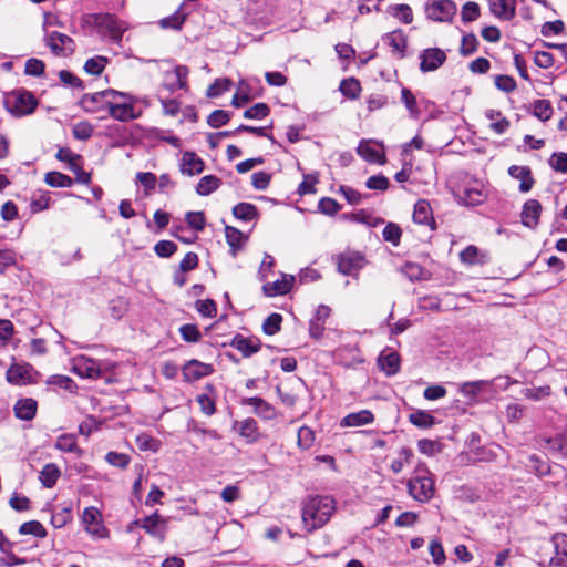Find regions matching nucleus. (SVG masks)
Returning a JSON list of instances; mask_svg holds the SVG:
<instances>
[{"label": "nucleus", "instance_id": "39", "mask_svg": "<svg viewBox=\"0 0 567 567\" xmlns=\"http://www.w3.org/2000/svg\"><path fill=\"white\" fill-rule=\"evenodd\" d=\"M340 91L349 99H357L361 92L360 82L354 78L344 79L340 83Z\"/></svg>", "mask_w": 567, "mask_h": 567}, {"label": "nucleus", "instance_id": "34", "mask_svg": "<svg viewBox=\"0 0 567 567\" xmlns=\"http://www.w3.org/2000/svg\"><path fill=\"white\" fill-rule=\"evenodd\" d=\"M384 43L391 47L392 52L403 55L406 48V38L401 31H393L383 38Z\"/></svg>", "mask_w": 567, "mask_h": 567}, {"label": "nucleus", "instance_id": "6", "mask_svg": "<svg viewBox=\"0 0 567 567\" xmlns=\"http://www.w3.org/2000/svg\"><path fill=\"white\" fill-rule=\"evenodd\" d=\"M44 43L50 48L51 52L58 56H69L75 51L74 40L58 31L47 33Z\"/></svg>", "mask_w": 567, "mask_h": 567}, {"label": "nucleus", "instance_id": "50", "mask_svg": "<svg viewBox=\"0 0 567 567\" xmlns=\"http://www.w3.org/2000/svg\"><path fill=\"white\" fill-rule=\"evenodd\" d=\"M270 112L266 103H257L244 112V117L249 120H261L268 116Z\"/></svg>", "mask_w": 567, "mask_h": 567}, {"label": "nucleus", "instance_id": "35", "mask_svg": "<svg viewBox=\"0 0 567 567\" xmlns=\"http://www.w3.org/2000/svg\"><path fill=\"white\" fill-rule=\"evenodd\" d=\"M233 214L237 219L251 221L258 216V209L249 203H239L233 208Z\"/></svg>", "mask_w": 567, "mask_h": 567}, {"label": "nucleus", "instance_id": "64", "mask_svg": "<svg viewBox=\"0 0 567 567\" xmlns=\"http://www.w3.org/2000/svg\"><path fill=\"white\" fill-rule=\"evenodd\" d=\"M318 209L320 213H322L324 215L332 216L340 210V205L334 199H332L330 197H324V198L320 199Z\"/></svg>", "mask_w": 567, "mask_h": 567}, {"label": "nucleus", "instance_id": "8", "mask_svg": "<svg viewBox=\"0 0 567 567\" xmlns=\"http://www.w3.org/2000/svg\"><path fill=\"white\" fill-rule=\"evenodd\" d=\"M95 23L99 28L105 30L111 40L116 43L122 41L124 32L128 29V24L125 21L118 20L112 14L97 16Z\"/></svg>", "mask_w": 567, "mask_h": 567}, {"label": "nucleus", "instance_id": "14", "mask_svg": "<svg viewBox=\"0 0 567 567\" xmlns=\"http://www.w3.org/2000/svg\"><path fill=\"white\" fill-rule=\"evenodd\" d=\"M182 372L185 381L195 382L204 377L210 375L214 372V368L209 363L192 359L184 364Z\"/></svg>", "mask_w": 567, "mask_h": 567}, {"label": "nucleus", "instance_id": "9", "mask_svg": "<svg viewBox=\"0 0 567 567\" xmlns=\"http://www.w3.org/2000/svg\"><path fill=\"white\" fill-rule=\"evenodd\" d=\"M456 6L452 0H436L429 3L425 8L427 18L446 22L450 21L456 13Z\"/></svg>", "mask_w": 567, "mask_h": 567}, {"label": "nucleus", "instance_id": "44", "mask_svg": "<svg viewBox=\"0 0 567 567\" xmlns=\"http://www.w3.org/2000/svg\"><path fill=\"white\" fill-rule=\"evenodd\" d=\"M19 533L21 535H33V536L40 537V538H43L47 535L45 528L38 520H30V522L23 523L19 528Z\"/></svg>", "mask_w": 567, "mask_h": 567}, {"label": "nucleus", "instance_id": "30", "mask_svg": "<svg viewBox=\"0 0 567 567\" xmlns=\"http://www.w3.org/2000/svg\"><path fill=\"white\" fill-rule=\"evenodd\" d=\"M485 116L491 121L489 127L496 134H504L509 127V121L499 111L487 110Z\"/></svg>", "mask_w": 567, "mask_h": 567}, {"label": "nucleus", "instance_id": "13", "mask_svg": "<svg viewBox=\"0 0 567 567\" xmlns=\"http://www.w3.org/2000/svg\"><path fill=\"white\" fill-rule=\"evenodd\" d=\"M420 70L423 73L437 70L446 60V54L439 48L425 49L420 54Z\"/></svg>", "mask_w": 567, "mask_h": 567}, {"label": "nucleus", "instance_id": "54", "mask_svg": "<svg viewBox=\"0 0 567 567\" xmlns=\"http://www.w3.org/2000/svg\"><path fill=\"white\" fill-rule=\"evenodd\" d=\"M93 131L94 128L89 122H79L72 128L73 136L80 141L89 140Z\"/></svg>", "mask_w": 567, "mask_h": 567}, {"label": "nucleus", "instance_id": "28", "mask_svg": "<svg viewBox=\"0 0 567 567\" xmlns=\"http://www.w3.org/2000/svg\"><path fill=\"white\" fill-rule=\"evenodd\" d=\"M235 427L237 429L239 435L246 439L248 443H254L259 439L257 422L251 417L236 422Z\"/></svg>", "mask_w": 567, "mask_h": 567}, {"label": "nucleus", "instance_id": "51", "mask_svg": "<svg viewBox=\"0 0 567 567\" xmlns=\"http://www.w3.org/2000/svg\"><path fill=\"white\" fill-rule=\"evenodd\" d=\"M177 250V245L171 240H159L154 246L155 254L161 258H168Z\"/></svg>", "mask_w": 567, "mask_h": 567}, {"label": "nucleus", "instance_id": "60", "mask_svg": "<svg viewBox=\"0 0 567 567\" xmlns=\"http://www.w3.org/2000/svg\"><path fill=\"white\" fill-rule=\"evenodd\" d=\"M401 99L410 114L414 117L417 116L419 110L416 105V99L413 93L409 89L403 87L401 91Z\"/></svg>", "mask_w": 567, "mask_h": 567}, {"label": "nucleus", "instance_id": "63", "mask_svg": "<svg viewBox=\"0 0 567 567\" xmlns=\"http://www.w3.org/2000/svg\"><path fill=\"white\" fill-rule=\"evenodd\" d=\"M44 68L43 61L31 58L25 62L24 72L28 75L40 76L44 73Z\"/></svg>", "mask_w": 567, "mask_h": 567}, {"label": "nucleus", "instance_id": "38", "mask_svg": "<svg viewBox=\"0 0 567 567\" xmlns=\"http://www.w3.org/2000/svg\"><path fill=\"white\" fill-rule=\"evenodd\" d=\"M409 421L422 429H429L434 424V416L426 411L417 410L409 415Z\"/></svg>", "mask_w": 567, "mask_h": 567}, {"label": "nucleus", "instance_id": "57", "mask_svg": "<svg viewBox=\"0 0 567 567\" xmlns=\"http://www.w3.org/2000/svg\"><path fill=\"white\" fill-rule=\"evenodd\" d=\"M185 19L186 16L178 10L174 14L162 19L159 24L162 28H172L175 30H179Z\"/></svg>", "mask_w": 567, "mask_h": 567}, {"label": "nucleus", "instance_id": "31", "mask_svg": "<svg viewBox=\"0 0 567 567\" xmlns=\"http://www.w3.org/2000/svg\"><path fill=\"white\" fill-rule=\"evenodd\" d=\"M358 154L365 161L377 164H384L385 156L368 142H361L358 146Z\"/></svg>", "mask_w": 567, "mask_h": 567}, {"label": "nucleus", "instance_id": "41", "mask_svg": "<svg viewBox=\"0 0 567 567\" xmlns=\"http://www.w3.org/2000/svg\"><path fill=\"white\" fill-rule=\"evenodd\" d=\"M487 385H489V382L485 380L464 382L460 388V392L464 396L472 399L475 398Z\"/></svg>", "mask_w": 567, "mask_h": 567}, {"label": "nucleus", "instance_id": "4", "mask_svg": "<svg viewBox=\"0 0 567 567\" xmlns=\"http://www.w3.org/2000/svg\"><path fill=\"white\" fill-rule=\"evenodd\" d=\"M118 94L121 96H116L111 100L107 109L109 116L120 122H128L138 118L141 112H136L134 106L136 97L120 91Z\"/></svg>", "mask_w": 567, "mask_h": 567}, {"label": "nucleus", "instance_id": "7", "mask_svg": "<svg viewBox=\"0 0 567 567\" xmlns=\"http://www.w3.org/2000/svg\"><path fill=\"white\" fill-rule=\"evenodd\" d=\"M458 202L466 206H476L482 203L487 197V192L483 185V183L478 181H474L464 187L460 188L455 194Z\"/></svg>", "mask_w": 567, "mask_h": 567}, {"label": "nucleus", "instance_id": "25", "mask_svg": "<svg viewBox=\"0 0 567 567\" xmlns=\"http://www.w3.org/2000/svg\"><path fill=\"white\" fill-rule=\"evenodd\" d=\"M231 347L241 352L244 357H250L260 350L261 343L257 338H246L237 334L231 341Z\"/></svg>", "mask_w": 567, "mask_h": 567}, {"label": "nucleus", "instance_id": "52", "mask_svg": "<svg viewBox=\"0 0 567 567\" xmlns=\"http://www.w3.org/2000/svg\"><path fill=\"white\" fill-rule=\"evenodd\" d=\"M195 307L204 317L214 318L217 315L216 303L212 299L197 300Z\"/></svg>", "mask_w": 567, "mask_h": 567}, {"label": "nucleus", "instance_id": "62", "mask_svg": "<svg viewBox=\"0 0 567 567\" xmlns=\"http://www.w3.org/2000/svg\"><path fill=\"white\" fill-rule=\"evenodd\" d=\"M105 460L109 464L120 468H125L130 463V456L127 454L117 452H109Z\"/></svg>", "mask_w": 567, "mask_h": 567}, {"label": "nucleus", "instance_id": "55", "mask_svg": "<svg viewBox=\"0 0 567 567\" xmlns=\"http://www.w3.org/2000/svg\"><path fill=\"white\" fill-rule=\"evenodd\" d=\"M229 120H230V115L228 112H226L224 110H216L210 113V115L207 118V123L209 126H212L214 128H218V127L227 124Z\"/></svg>", "mask_w": 567, "mask_h": 567}, {"label": "nucleus", "instance_id": "26", "mask_svg": "<svg viewBox=\"0 0 567 567\" xmlns=\"http://www.w3.org/2000/svg\"><path fill=\"white\" fill-rule=\"evenodd\" d=\"M38 403L34 399H20L13 406L14 415L23 421H30L35 416Z\"/></svg>", "mask_w": 567, "mask_h": 567}, {"label": "nucleus", "instance_id": "24", "mask_svg": "<svg viewBox=\"0 0 567 567\" xmlns=\"http://www.w3.org/2000/svg\"><path fill=\"white\" fill-rule=\"evenodd\" d=\"M508 174L513 178L520 181L519 190L522 193H527L533 188L535 181L528 166L513 165L508 168Z\"/></svg>", "mask_w": 567, "mask_h": 567}, {"label": "nucleus", "instance_id": "43", "mask_svg": "<svg viewBox=\"0 0 567 567\" xmlns=\"http://www.w3.org/2000/svg\"><path fill=\"white\" fill-rule=\"evenodd\" d=\"M315 432L309 426H301L297 434V444L302 450H309L315 443Z\"/></svg>", "mask_w": 567, "mask_h": 567}, {"label": "nucleus", "instance_id": "12", "mask_svg": "<svg viewBox=\"0 0 567 567\" xmlns=\"http://www.w3.org/2000/svg\"><path fill=\"white\" fill-rule=\"evenodd\" d=\"M134 524L145 529V532L159 540H163L167 530V519L159 516L157 512L145 517L141 523L135 520Z\"/></svg>", "mask_w": 567, "mask_h": 567}, {"label": "nucleus", "instance_id": "10", "mask_svg": "<svg viewBox=\"0 0 567 567\" xmlns=\"http://www.w3.org/2000/svg\"><path fill=\"white\" fill-rule=\"evenodd\" d=\"M85 530L95 538L107 537V530L102 524L101 513L96 507H86L82 514Z\"/></svg>", "mask_w": 567, "mask_h": 567}, {"label": "nucleus", "instance_id": "3", "mask_svg": "<svg viewBox=\"0 0 567 567\" xmlns=\"http://www.w3.org/2000/svg\"><path fill=\"white\" fill-rule=\"evenodd\" d=\"M4 109L16 117H22L32 114L37 106L35 96L23 89L6 93L3 96Z\"/></svg>", "mask_w": 567, "mask_h": 567}, {"label": "nucleus", "instance_id": "42", "mask_svg": "<svg viewBox=\"0 0 567 567\" xmlns=\"http://www.w3.org/2000/svg\"><path fill=\"white\" fill-rule=\"evenodd\" d=\"M413 452L410 447H402L399 451V457L393 460L391 463V470L393 473L399 474L403 467L411 463Z\"/></svg>", "mask_w": 567, "mask_h": 567}, {"label": "nucleus", "instance_id": "37", "mask_svg": "<svg viewBox=\"0 0 567 567\" xmlns=\"http://www.w3.org/2000/svg\"><path fill=\"white\" fill-rule=\"evenodd\" d=\"M44 181L51 187H71L73 185V179L60 172L47 173Z\"/></svg>", "mask_w": 567, "mask_h": 567}, {"label": "nucleus", "instance_id": "15", "mask_svg": "<svg viewBox=\"0 0 567 567\" xmlns=\"http://www.w3.org/2000/svg\"><path fill=\"white\" fill-rule=\"evenodd\" d=\"M33 368L29 363H13L7 370L6 379L14 385H25L32 382Z\"/></svg>", "mask_w": 567, "mask_h": 567}, {"label": "nucleus", "instance_id": "53", "mask_svg": "<svg viewBox=\"0 0 567 567\" xmlns=\"http://www.w3.org/2000/svg\"><path fill=\"white\" fill-rule=\"evenodd\" d=\"M401 234H402L401 228L393 223H389L384 227L383 233H382L383 239L385 241L391 243L394 246H398L400 244Z\"/></svg>", "mask_w": 567, "mask_h": 567}, {"label": "nucleus", "instance_id": "29", "mask_svg": "<svg viewBox=\"0 0 567 567\" xmlns=\"http://www.w3.org/2000/svg\"><path fill=\"white\" fill-rule=\"evenodd\" d=\"M378 361L380 369L388 375L395 374L400 369V355L395 351L382 352Z\"/></svg>", "mask_w": 567, "mask_h": 567}, {"label": "nucleus", "instance_id": "56", "mask_svg": "<svg viewBox=\"0 0 567 567\" xmlns=\"http://www.w3.org/2000/svg\"><path fill=\"white\" fill-rule=\"evenodd\" d=\"M185 220L189 227L195 230H203L205 228L206 219L203 212H188L185 216Z\"/></svg>", "mask_w": 567, "mask_h": 567}, {"label": "nucleus", "instance_id": "33", "mask_svg": "<svg viewBox=\"0 0 567 567\" xmlns=\"http://www.w3.org/2000/svg\"><path fill=\"white\" fill-rule=\"evenodd\" d=\"M60 475L59 467L54 463H49L40 472L39 480L44 487L51 488L55 485Z\"/></svg>", "mask_w": 567, "mask_h": 567}, {"label": "nucleus", "instance_id": "40", "mask_svg": "<svg viewBox=\"0 0 567 567\" xmlns=\"http://www.w3.org/2000/svg\"><path fill=\"white\" fill-rule=\"evenodd\" d=\"M109 59L102 55H96L94 58H90L86 60L84 64V70L86 73L92 75H100L105 69Z\"/></svg>", "mask_w": 567, "mask_h": 567}, {"label": "nucleus", "instance_id": "61", "mask_svg": "<svg viewBox=\"0 0 567 567\" xmlns=\"http://www.w3.org/2000/svg\"><path fill=\"white\" fill-rule=\"evenodd\" d=\"M550 167L560 173H567V153H554L549 158Z\"/></svg>", "mask_w": 567, "mask_h": 567}, {"label": "nucleus", "instance_id": "46", "mask_svg": "<svg viewBox=\"0 0 567 567\" xmlns=\"http://www.w3.org/2000/svg\"><path fill=\"white\" fill-rule=\"evenodd\" d=\"M527 466L532 472L539 476H544L550 473L549 464L535 454L528 457Z\"/></svg>", "mask_w": 567, "mask_h": 567}, {"label": "nucleus", "instance_id": "17", "mask_svg": "<svg viewBox=\"0 0 567 567\" xmlns=\"http://www.w3.org/2000/svg\"><path fill=\"white\" fill-rule=\"evenodd\" d=\"M551 543L555 556L550 559V567H567V535L557 533L553 535Z\"/></svg>", "mask_w": 567, "mask_h": 567}, {"label": "nucleus", "instance_id": "18", "mask_svg": "<svg viewBox=\"0 0 567 567\" xmlns=\"http://www.w3.org/2000/svg\"><path fill=\"white\" fill-rule=\"evenodd\" d=\"M491 12L498 19L511 21L516 14V0H489Z\"/></svg>", "mask_w": 567, "mask_h": 567}, {"label": "nucleus", "instance_id": "58", "mask_svg": "<svg viewBox=\"0 0 567 567\" xmlns=\"http://www.w3.org/2000/svg\"><path fill=\"white\" fill-rule=\"evenodd\" d=\"M392 14L405 24L413 20V13L408 4H395L391 8Z\"/></svg>", "mask_w": 567, "mask_h": 567}, {"label": "nucleus", "instance_id": "11", "mask_svg": "<svg viewBox=\"0 0 567 567\" xmlns=\"http://www.w3.org/2000/svg\"><path fill=\"white\" fill-rule=\"evenodd\" d=\"M73 371L81 378L97 379L102 375V364L92 358L81 355L74 359Z\"/></svg>", "mask_w": 567, "mask_h": 567}, {"label": "nucleus", "instance_id": "2", "mask_svg": "<svg viewBox=\"0 0 567 567\" xmlns=\"http://www.w3.org/2000/svg\"><path fill=\"white\" fill-rule=\"evenodd\" d=\"M409 495L419 503H427L435 493V484L425 464L420 463L414 475L408 481Z\"/></svg>", "mask_w": 567, "mask_h": 567}, {"label": "nucleus", "instance_id": "36", "mask_svg": "<svg viewBox=\"0 0 567 567\" xmlns=\"http://www.w3.org/2000/svg\"><path fill=\"white\" fill-rule=\"evenodd\" d=\"M55 449L68 452V453H81L76 444V437L74 434H62L60 435L54 444Z\"/></svg>", "mask_w": 567, "mask_h": 567}, {"label": "nucleus", "instance_id": "21", "mask_svg": "<svg viewBox=\"0 0 567 567\" xmlns=\"http://www.w3.org/2000/svg\"><path fill=\"white\" fill-rule=\"evenodd\" d=\"M293 282V276L284 275L281 279L265 284L262 290L265 295L269 297L281 296L291 290Z\"/></svg>", "mask_w": 567, "mask_h": 567}, {"label": "nucleus", "instance_id": "16", "mask_svg": "<svg viewBox=\"0 0 567 567\" xmlns=\"http://www.w3.org/2000/svg\"><path fill=\"white\" fill-rule=\"evenodd\" d=\"M365 264L364 257L359 252H348L339 257L338 270L348 276H354L363 268Z\"/></svg>", "mask_w": 567, "mask_h": 567}, {"label": "nucleus", "instance_id": "32", "mask_svg": "<svg viewBox=\"0 0 567 567\" xmlns=\"http://www.w3.org/2000/svg\"><path fill=\"white\" fill-rule=\"evenodd\" d=\"M221 185L220 178L215 175H206L202 177L196 186V193L199 196H208L219 188Z\"/></svg>", "mask_w": 567, "mask_h": 567}, {"label": "nucleus", "instance_id": "47", "mask_svg": "<svg viewBox=\"0 0 567 567\" xmlns=\"http://www.w3.org/2000/svg\"><path fill=\"white\" fill-rule=\"evenodd\" d=\"M282 317L279 313H271L262 323V331L268 336L276 334L281 328Z\"/></svg>", "mask_w": 567, "mask_h": 567}, {"label": "nucleus", "instance_id": "27", "mask_svg": "<svg viewBox=\"0 0 567 567\" xmlns=\"http://www.w3.org/2000/svg\"><path fill=\"white\" fill-rule=\"evenodd\" d=\"M413 220L420 225H427L434 229V218L432 209L426 200H419L414 206Z\"/></svg>", "mask_w": 567, "mask_h": 567}, {"label": "nucleus", "instance_id": "59", "mask_svg": "<svg viewBox=\"0 0 567 567\" xmlns=\"http://www.w3.org/2000/svg\"><path fill=\"white\" fill-rule=\"evenodd\" d=\"M480 17V6L476 2L468 1L462 8V20L464 22L475 21Z\"/></svg>", "mask_w": 567, "mask_h": 567}, {"label": "nucleus", "instance_id": "19", "mask_svg": "<svg viewBox=\"0 0 567 567\" xmlns=\"http://www.w3.org/2000/svg\"><path fill=\"white\" fill-rule=\"evenodd\" d=\"M205 168L204 161L194 152H185L181 161V172L184 175L194 176Z\"/></svg>", "mask_w": 567, "mask_h": 567}, {"label": "nucleus", "instance_id": "48", "mask_svg": "<svg viewBox=\"0 0 567 567\" xmlns=\"http://www.w3.org/2000/svg\"><path fill=\"white\" fill-rule=\"evenodd\" d=\"M230 85L231 81L227 78L216 79L215 82L207 89L206 94L208 97H217L224 92L228 91Z\"/></svg>", "mask_w": 567, "mask_h": 567}, {"label": "nucleus", "instance_id": "20", "mask_svg": "<svg viewBox=\"0 0 567 567\" xmlns=\"http://www.w3.org/2000/svg\"><path fill=\"white\" fill-rule=\"evenodd\" d=\"M542 205L536 199H529L524 204L520 218L524 226L535 228L538 225Z\"/></svg>", "mask_w": 567, "mask_h": 567}, {"label": "nucleus", "instance_id": "1", "mask_svg": "<svg viewBox=\"0 0 567 567\" xmlns=\"http://www.w3.org/2000/svg\"><path fill=\"white\" fill-rule=\"evenodd\" d=\"M334 511V501L330 496H311L302 507V522L308 532L322 527Z\"/></svg>", "mask_w": 567, "mask_h": 567}, {"label": "nucleus", "instance_id": "5", "mask_svg": "<svg viewBox=\"0 0 567 567\" xmlns=\"http://www.w3.org/2000/svg\"><path fill=\"white\" fill-rule=\"evenodd\" d=\"M121 96L118 91L109 89L93 94H84L80 100L81 107L87 113L107 111L111 100Z\"/></svg>", "mask_w": 567, "mask_h": 567}, {"label": "nucleus", "instance_id": "49", "mask_svg": "<svg viewBox=\"0 0 567 567\" xmlns=\"http://www.w3.org/2000/svg\"><path fill=\"white\" fill-rule=\"evenodd\" d=\"M225 233H226L227 243L233 250V255H235L236 251L238 249H240V247H241L243 233L240 230H238L237 228L230 227V226H227L225 228Z\"/></svg>", "mask_w": 567, "mask_h": 567}, {"label": "nucleus", "instance_id": "45", "mask_svg": "<svg viewBox=\"0 0 567 567\" xmlns=\"http://www.w3.org/2000/svg\"><path fill=\"white\" fill-rule=\"evenodd\" d=\"M533 114L543 122L548 121L553 114V107H551L549 101H546V100L535 101L533 104Z\"/></svg>", "mask_w": 567, "mask_h": 567}, {"label": "nucleus", "instance_id": "23", "mask_svg": "<svg viewBox=\"0 0 567 567\" xmlns=\"http://www.w3.org/2000/svg\"><path fill=\"white\" fill-rule=\"evenodd\" d=\"M374 422V415L370 410H361L347 414L340 421L341 427H358Z\"/></svg>", "mask_w": 567, "mask_h": 567}, {"label": "nucleus", "instance_id": "22", "mask_svg": "<svg viewBox=\"0 0 567 567\" xmlns=\"http://www.w3.org/2000/svg\"><path fill=\"white\" fill-rule=\"evenodd\" d=\"M243 404L251 406L255 414L265 420H272L276 417L275 408L259 396L246 398L243 400Z\"/></svg>", "mask_w": 567, "mask_h": 567}]
</instances>
